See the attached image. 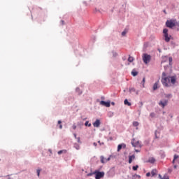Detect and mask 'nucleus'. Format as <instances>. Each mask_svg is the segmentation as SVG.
Instances as JSON below:
<instances>
[{
  "instance_id": "29",
  "label": "nucleus",
  "mask_w": 179,
  "mask_h": 179,
  "mask_svg": "<svg viewBox=\"0 0 179 179\" xmlns=\"http://www.w3.org/2000/svg\"><path fill=\"white\" fill-rule=\"evenodd\" d=\"M150 117H151V118H155V117H156V114L155 113H151L150 114Z\"/></svg>"
},
{
  "instance_id": "16",
  "label": "nucleus",
  "mask_w": 179,
  "mask_h": 179,
  "mask_svg": "<svg viewBox=\"0 0 179 179\" xmlns=\"http://www.w3.org/2000/svg\"><path fill=\"white\" fill-rule=\"evenodd\" d=\"M131 75L132 76H138V71H136V70L133 69L132 71H131Z\"/></svg>"
},
{
  "instance_id": "2",
  "label": "nucleus",
  "mask_w": 179,
  "mask_h": 179,
  "mask_svg": "<svg viewBox=\"0 0 179 179\" xmlns=\"http://www.w3.org/2000/svg\"><path fill=\"white\" fill-rule=\"evenodd\" d=\"M150 59H152V56L148 55V53H144L143 55V61L144 64H148L150 62Z\"/></svg>"
},
{
  "instance_id": "5",
  "label": "nucleus",
  "mask_w": 179,
  "mask_h": 179,
  "mask_svg": "<svg viewBox=\"0 0 179 179\" xmlns=\"http://www.w3.org/2000/svg\"><path fill=\"white\" fill-rule=\"evenodd\" d=\"M94 174L95 175V179H100V178H103V177H104V172H100L99 171H95L94 172Z\"/></svg>"
},
{
  "instance_id": "28",
  "label": "nucleus",
  "mask_w": 179,
  "mask_h": 179,
  "mask_svg": "<svg viewBox=\"0 0 179 179\" xmlns=\"http://www.w3.org/2000/svg\"><path fill=\"white\" fill-rule=\"evenodd\" d=\"M139 122H133V127H138Z\"/></svg>"
},
{
  "instance_id": "1",
  "label": "nucleus",
  "mask_w": 179,
  "mask_h": 179,
  "mask_svg": "<svg viewBox=\"0 0 179 179\" xmlns=\"http://www.w3.org/2000/svg\"><path fill=\"white\" fill-rule=\"evenodd\" d=\"M166 76V73H162V83L165 87H171V85H176V82H177V77L176 76Z\"/></svg>"
},
{
  "instance_id": "13",
  "label": "nucleus",
  "mask_w": 179,
  "mask_h": 179,
  "mask_svg": "<svg viewBox=\"0 0 179 179\" xmlns=\"http://www.w3.org/2000/svg\"><path fill=\"white\" fill-rule=\"evenodd\" d=\"M132 160H135V155H131L129 157V164L132 163Z\"/></svg>"
},
{
  "instance_id": "3",
  "label": "nucleus",
  "mask_w": 179,
  "mask_h": 179,
  "mask_svg": "<svg viewBox=\"0 0 179 179\" xmlns=\"http://www.w3.org/2000/svg\"><path fill=\"white\" fill-rule=\"evenodd\" d=\"M163 34H164V41L166 43H169L171 38V36H169V29H164Z\"/></svg>"
},
{
  "instance_id": "14",
  "label": "nucleus",
  "mask_w": 179,
  "mask_h": 179,
  "mask_svg": "<svg viewBox=\"0 0 179 179\" xmlns=\"http://www.w3.org/2000/svg\"><path fill=\"white\" fill-rule=\"evenodd\" d=\"M157 174V169H152L151 171V176L155 177Z\"/></svg>"
},
{
  "instance_id": "44",
  "label": "nucleus",
  "mask_w": 179,
  "mask_h": 179,
  "mask_svg": "<svg viewBox=\"0 0 179 179\" xmlns=\"http://www.w3.org/2000/svg\"><path fill=\"white\" fill-rule=\"evenodd\" d=\"M159 178H160V179H162V178H163V177H162V175H159Z\"/></svg>"
},
{
  "instance_id": "37",
  "label": "nucleus",
  "mask_w": 179,
  "mask_h": 179,
  "mask_svg": "<svg viewBox=\"0 0 179 179\" xmlns=\"http://www.w3.org/2000/svg\"><path fill=\"white\" fill-rule=\"evenodd\" d=\"M172 171H173V169H168V173H171Z\"/></svg>"
},
{
  "instance_id": "23",
  "label": "nucleus",
  "mask_w": 179,
  "mask_h": 179,
  "mask_svg": "<svg viewBox=\"0 0 179 179\" xmlns=\"http://www.w3.org/2000/svg\"><path fill=\"white\" fill-rule=\"evenodd\" d=\"M177 159H178V155H175L173 157V160L172 163L174 164L176 162V160H177Z\"/></svg>"
},
{
  "instance_id": "51",
  "label": "nucleus",
  "mask_w": 179,
  "mask_h": 179,
  "mask_svg": "<svg viewBox=\"0 0 179 179\" xmlns=\"http://www.w3.org/2000/svg\"><path fill=\"white\" fill-rule=\"evenodd\" d=\"M61 22L62 23V24H64V20H62Z\"/></svg>"
},
{
  "instance_id": "25",
  "label": "nucleus",
  "mask_w": 179,
  "mask_h": 179,
  "mask_svg": "<svg viewBox=\"0 0 179 179\" xmlns=\"http://www.w3.org/2000/svg\"><path fill=\"white\" fill-rule=\"evenodd\" d=\"M76 93H78V94H82V91H80V89L79 87H77L76 89Z\"/></svg>"
},
{
  "instance_id": "7",
  "label": "nucleus",
  "mask_w": 179,
  "mask_h": 179,
  "mask_svg": "<svg viewBox=\"0 0 179 179\" xmlns=\"http://www.w3.org/2000/svg\"><path fill=\"white\" fill-rule=\"evenodd\" d=\"M101 159V163H107V162H110V160H111V157H108V158H104V156H101L100 157Z\"/></svg>"
},
{
  "instance_id": "43",
  "label": "nucleus",
  "mask_w": 179,
  "mask_h": 179,
  "mask_svg": "<svg viewBox=\"0 0 179 179\" xmlns=\"http://www.w3.org/2000/svg\"><path fill=\"white\" fill-rule=\"evenodd\" d=\"M144 47H148V43H144Z\"/></svg>"
},
{
  "instance_id": "27",
  "label": "nucleus",
  "mask_w": 179,
  "mask_h": 179,
  "mask_svg": "<svg viewBox=\"0 0 179 179\" xmlns=\"http://www.w3.org/2000/svg\"><path fill=\"white\" fill-rule=\"evenodd\" d=\"M132 169H133V170H134V171H136V170H138V169H139V166H138V165L134 166L132 167Z\"/></svg>"
},
{
  "instance_id": "34",
  "label": "nucleus",
  "mask_w": 179,
  "mask_h": 179,
  "mask_svg": "<svg viewBox=\"0 0 179 179\" xmlns=\"http://www.w3.org/2000/svg\"><path fill=\"white\" fill-rule=\"evenodd\" d=\"M76 139L78 143H82V141H80V137H78Z\"/></svg>"
},
{
  "instance_id": "12",
  "label": "nucleus",
  "mask_w": 179,
  "mask_h": 179,
  "mask_svg": "<svg viewBox=\"0 0 179 179\" xmlns=\"http://www.w3.org/2000/svg\"><path fill=\"white\" fill-rule=\"evenodd\" d=\"M129 90L130 93H136V94H139V90H136L135 87H130Z\"/></svg>"
},
{
  "instance_id": "10",
  "label": "nucleus",
  "mask_w": 179,
  "mask_h": 179,
  "mask_svg": "<svg viewBox=\"0 0 179 179\" xmlns=\"http://www.w3.org/2000/svg\"><path fill=\"white\" fill-rule=\"evenodd\" d=\"M101 123L100 122V120L99 119H96V121L93 123V126L95 127V128H99V127H100V124Z\"/></svg>"
},
{
  "instance_id": "50",
  "label": "nucleus",
  "mask_w": 179,
  "mask_h": 179,
  "mask_svg": "<svg viewBox=\"0 0 179 179\" xmlns=\"http://www.w3.org/2000/svg\"><path fill=\"white\" fill-rule=\"evenodd\" d=\"M155 136H156V138H157V132H155Z\"/></svg>"
},
{
  "instance_id": "32",
  "label": "nucleus",
  "mask_w": 179,
  "mask_h": 179,
  "mask_svg": "<svg viewBox=\"0 0 179 179\" xmlns=\"http://www.w3.org/2000/svg\"><path fill=\"white\" fill-rule=\"evenodd\" d=\"M41 170L37 169L36 173H37L38 177H40V172H41Z\"/></svg>"
},
{
  "instance_id": "20",
  "label": "nucleus",
  "mask_w": 179,
  "mask_h": 179,
  "mask_svg": "<svg viewBox=\"0 0 179 179\" xmlns=\"http://www.w3.org/2000/svg\"><path fill=\"white\" fill-rule=\"evenodd\" d=\"M136 178L140 179L141 178V176L137 175V174H134V175L132 176V179H136Z\"/></svg>"
},
{
  "instance_id": "15",
  "label": "nucleus",
  "mask_w": 179,
  "mask_h": 179,
  "mask_svg": "<svg viewBox=\"0 0 179 179\" xmlns=\"http://www.w3.org/2000/svg\"><path fill=\"white\" fill-rule=\"evenodd\" d=\"M73 148H75V149H76V150H79V149H80V145H79V144L75 143L73 144Z\"/></svg>"
},
{
  "instance_id": "54",
  "label": "nucleus",
  "mask_w": 179,
  "mask_h": 179,
  "mask_svg": "<svg viewBox=\"0 0 179 179\" xmlns=\"http://www.w3.org/2000/svg\"><path fill=\"white\" fill-rule=\"evenodd\" d=\"M136 129H138V127H136Z\"/></svg>"
},
{
  "instance_id": "45",
  "label": "nucleus",
  "mask_w": 179,
  "mask_h": 179,
  "mask_svg": "<svg viewBox=\"0 0 179 179\" xmlns=\"http://www.w3.org/2000/svg\"><path fill=\"white\" fill-rule=\"evenodd\" d=\"M112 106H115V103L111 102Z\"/></svg>"
},
{
  "instance_id": "26",
  "label": "nucleus",
  "mask_w": 179,
  "mask_h": 179,
  "mask_svg": "<svg viewBox=\"0 0 179 179\" xmlns=\"http://www.w3.org/2000/svg\"><path fill=\"white\" fill-rule=\"evenodd\" d=\"M128 62H134V57H131V56H129Z\"/></svg>"
},
{
  "instance_id": "17",
  "label": "nucleus",
  "mask_w": 179,
  "mask_h": 179,
  "mask_svg": "<svg viewBox=\"0 0 179 179\" xmlns=\"http://www.w3.org/2000/svg\"><path fill=\"white\" fill-rule=\"evenodd\" d=\"M155 162H156V159H155V158H153V157L149 158V159H148V163H152V164H153V163H155Z\"/></svg>"
},
{
  "instance_id": "36",
  "label": "nucleus",
  "mask_w": 179,
  "mask_h": 179,
  "mask_svg": "<svg viewBox=\"0 0 179 179\" xmlns=\"http://www.w3.org/2000/svg\"><path fill=\"white\" fill-rule=\"evenodd\" d=\"M145 78H143L142 83H143V87H145Z\"/></svg>"
},
{
  "instance_id": "56",
  "label": "nucleus",
  "mask_w": 179,
  "mask_h": 179,
  "mask_svg": "<svg viewBox=\"0 0 179 179\" xmlns=\"http://www.w3.org/2000/svg\"><path fill=\"white\" fill-rule=\"evenodd\" d=\"M178 163H179V159H178Z\"/></svg>"
},
{
  "instance_id": "39",
  "label": "nucleus",
  "mask_w": 179,
  "mask_h": 179,
  "mask_svg": "<svg viewBox=\"0 0 179 179\" xmlns=\"http://www.w3.org/2000/svg\"><path fill=\"white\" fill-rule=\"evenodd\" d=\"M72 128H73V129H76V124H73Z\"/></svg>"
},
{
  "instance_id": "9",
  "label": "nucleus",
  "mask_w": 179,
  "mask_h": 179,
  "mask_svg": "<svg viewBox=\"0 0 179 179\" xmlns=\"http://www.w3.org/2000/svg\"><path fill=\"white\" fill-rule=\"evenodd\" d=\"M101 106H104V107H110V101L106 102L105 101H101L100 102Z\"/></svg>"
},
{
  "instance_id": "38",
  "label": "nucleus",
  "mask_w": 179,
  "mask_h": 179,
  "mask_svg": "<svg viewBox=\"0 0 179 179\" xmlns=\"http://www.w3.org/2000/svg\"><path fill=\"white\" fill-rule=\"evenodd\" d=\"M146 177H150V172L146 173Z\"/></svg>"
},
{
  "instance_id": "30",
  "label": "nucleus",
  "mask_w": 179,
  "mask_h": 179,
  "mask_svg": "<svg viewBox=\"0 0 179 179\" xmlns=\"http://www.w3.org/2000/svg\"><path fill=\"white\" fill-rule=\"evenodd\" d=\"M112 54H113V57H115L118 55V53H117V52H115V51H113Z\"/></svg>"
},
{
  "instance_id": "52",
  "label": "nucleus",
  "mask_w": 179,
  "mask_h": 179,
  "mask_svg": "<svg viewBox=\"0 0 179 179\" xmlns=\"http://www.w3.org/2000/svg\"><path fill=\"white\" fill-rule=\"evenodd\" d=\"M136 150V152H139V150Z\"/></svg>"
},
{
  "instance_id": "31",
  "label": "nucleus",
  "mask_w": 179,
  "mask_h": 179,
  "mask_svg": "<svg viewBox=\"0 0 179 179\" xmlns=\"http://www.w3.org/2000/svg\"><path fill=\"white\" fill-rule=\"evenodd\" d=\"M127 31H123L122 32V36L124 37V36H125V35L127 34Z\"/></svg>"
},
{
  "instance_id": "4",
  "label": "nucleus",
  "mask_w": 179,
  "mask_h": 179,
  "mask_svg": "<svg viewBox=\"0 0 179 179\" xmlns=\"http://www.w3.org/2000/svg\"><path fill=\"white\" fill-rule=\"evenodd\" d=\"M166 27H169L170 29H173L176 26V22L173 20H167L166 22Z\"/></svg>"
},
{
  "instance_id": "21",
  "label": "nucleus",
  "mask_w": 179,
  "mask_h": 179,
  "mask_svg": "<svg viewBox=\"0 0 179 179\" xmlns=\"http://www.w3.org/2000/svg\"><path fill=\"white\" fill-rule=\"evenodd\" d=\"M165 58H166V59H169V65H171V63L173 62V57H165Z\"/></svg>"
},
{
  "instance_id": "8",
  "label": "nucleus",
  "mask_w": 179,
  "mask_h": 179,
  "mask_svg": "<svg viewBox=\"0 0 179 179\" xmlns=\"http://www.w3.org/2000/svg\"><path fill=\"white\" fill-rule=\"evenodd\" d=\"M167 103H169V101L167 100L160 101L159 102V106H160L162 108H164V107H166V106H167Z\"/></svg>"
},
{
  "instance_id": "41",
  "label": "nucleus",
  "mask_w": 179,
  "mask_h": 179,
  "mask_svg": "<svg viewBox=\"0 0 179 179\" xmlns=\"http://www.w3.org/2000/svg\"><path fill=\"white\" fill-rule=\"evenodd\" d=\"M73 135H74L75 139H77L78 137L76 136V134H74Z\"/></svg>"
},
{
  "instance_id": "11",
  "label": "nucleus",
  "mask_w": 179,
  "mask_h": 179,
  "mask_svg": "<svg viewBox=\"0 0 179 179\" xmlns=\"http://www.w3.org/2000/svg\"><path fill=\"white\" fill-rule=\"evenodd\" d=\"M122 148L123 149H125V148H127V145H125V143L119 144L117 145V152H120Z\"/></svg>"
},
{
  "instance_id": "19",
  "label": "nucleus",
  "mask_w": 179,
  "mask_h": 179,
  "mask_svg": "<svg viewBox=\"0 0 179 179\" xmlns=\"http://www.w3.org/2000/svg\"><path fill=\"white\" fill-rule=\"evenodd\" d=\"M68 151L66 150H59L58 151V155H62V153L65 154Z\"/></svg>"
},
{
  "instance_id": "40",
  "label": "nucleus",
  "mask_w": 179,
  "mask_h": 179,
  "mask_svg": "<svg viewBox=\"0 0 179 179\" xmlns=\"http://www.w3.org/2000/svg\"><path fill=\"white\" fill-rule=\"evenodd\" d=\"M98 143H99L100 146H101V145H104V143H101L100 141H98Z\"/></svg>"
},
{
  "instance_id": "55",
  "label": "nucleus",
  "mask_w": 179,
  "mask_h": 179,
  "mask_svg": "<svg viewBox=\"0 0 179 179\" xmlns=\"http://www.w3.org/2000/svg\"><path fill=\"white\" fill-rule=\"evenodd\" d=\"M162 62H164V61H162Z\"/></svg>"
},
{
  "instance_id": "53",
  "label": "nucleus",
  "mask_w": 179,
  "mask_h": 179,
  "mask_svg": "<svg viewBox=\"0 0 179 179\" xmlns=\"http://www.w3.org/2000/svg\"><path fill=\"white\" fill-rule=\"evenodd\" d=\"M49 152H50V153H52V152L51 151V150H49Z\"/></svg>"
},
{
  "instance_id": "22",
  "label": "nucleus",
  "mask_w": 179,
  "mask_h": 179,
  "mask_svg": "<svg viewBox=\"0 0 179 179\" xmlns=\"http://www.w3.org/2000/svg\"><path fill=\"white\" fill-rule=\"evenodd\" d=\"M85 126L90 127H92V123H89V121H86L85 123Z\"/></svg>"
},
{
  "instance_id": "6",
  "label": "nucleus",
  "mask_w": 179,
  "mask_h": 179,
  "mask_svg": "<svg viewBox=\"0 0 179 179\" xmlns=\"http://www.w3.org/2000/svg\"><path fill=\"white\" fill-rule=\"evenodd\" d=\"M131 145L134 146V148H141V142L139 141H136L135 138H134L131 141Z\"/></svg>"
},
{
  "instance_id": "46",
  "label": "nucleus",
  "mask_w": 179,
  "mask_h": 179,
  "mask_svg": "<svg viewBox=\"0 0 179 179\" xmlns=\"http://www.w3.org/2000/svg\"><path fill=\"white\" fill-rule=\"evenodd\" d=\"M59 129H62V124H60V125H59Z\"/></svg>"
},
{
  "instance_id": "24",
  "label": "nucleus",
  "mask_w": 179,
  "mask_h": 179,
  "mask_svg": "<svg viewBox=\"0 0 179 179\" xmlns=\"http://www.w3.org/2000/svg\"><path fill=\"white\" fill-rule=\"evenodd\" d=\"M158 83H155L153 85V90H157V86H158Z\"/></svg>"
},
{
  "instance_id": "18",
  "label": "nucleus",
  "mask_w": 179,
  "mask_h": 179,
  "mask_svg": "<svg viewBox=\"0 0 179 179\" xmlns=\"http://www.w3.org/2000/svg\"><path fill=\"white\" fill-rule=\"evenodd\" d=\"M124 103L125 106H129V107L131 106V103L129 101H128V99H125Z\"/></svg>"
},
{
  "instance_id": "33",
  "label": "nucleus",
  "mask_w": 179,
  "mask_h": 179,
  "mask_svg": "<svg viewBox=\"0 0 179 179\" xmlns=\"http://www.w3.org/2000/svg\"><path fill=\"white\" fill-rule=\"evenodd\" d=\"M162 179H169V176H167V175L165 174V175L162 177Z\"/></svg>"
},
{
  "instance_id": "42",
  "label": "nucleus",
  "mask_w": 179,
  "mask_h": 179,
  "mask_svg": "<svg viewBox=\"0 0 179 179\" xmlns=\"http://www.w3.org/2000/svg\"><path fill=\"white\" fill-rule=\"evenodd\" d=\"M93 145L96 147L97 146V143H93Z\"/></svg>"
},
{
  "instance_id": "48",
  "label": "nucleus",
  "mask_w": 179,
  "mask_h": 179,
  "mask_svg": "<svg viewBox=\"0 0 179 179\" xmlns=\"http://www.w3.org/2000/svg\"><path fill=\"white\" fill-rule=\"evenodd\" d=\"M58 124H62L61 120H59V121H58Z\"/></svg>"
},
{
  "instance_id": "47",
  "label": "nucleus",
  "mask_w": 179,
  "mask_h": 179,
  "mask_svg": "<svg viewBox=\"0 0 179 179\" xmlns=\"http://www.w3.org/2000/svg\"><path fill=\"white\" fill-rule=\"evenodd\" d=\"M173 168H174V169H177V165H174V166H173Z\"/></svg>"
},
{
  "instance_id": "35",
  "label": "nucleus",
  "mask_w": 179,
  "mask_h": 179,
  "mask_svg": "<svg viewBox=\"0 0 179 179\" xmlns=\"http://www.w3.org/2000/svg\"><path fill=\"white\" fill-rule=\"evenodd\" d=\"M93 174H94V172H93V173H88L87 176V177H92V176H93Z\"/></svg>"
},
{
  "instance_id": "49",
  "label": "nucleus",
  "mask_w": 179,
  "mask_h": 179,
  "mask_svg": "<svg viewBox=\"0 0 179 179\" xmlns=\"http://www.w3.org/2000/svg\"><path fill=\"white\" fill-rule=\"evenodd\" d=\"M101 99L102 100H104V96H101Z\"/></svg>"
}]
</instances>
